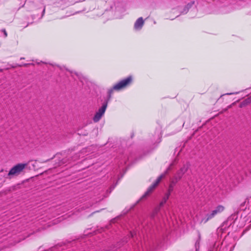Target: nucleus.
<instances>
[{
	"mask_svg": "<svg viewBox=\"0 0 251 251\" xmlns=\"http://www.w3.org/2000/svg\"><path fill=\"white\" fill-rule=\"evenodd\" d=\"M26 163H19L13 167L7 174L10 178L20 175L27 166Z\"/></svg>",
	"mask_w": 251,
	"mask_h": 251,
	"instance_id": "obj_1",
	"label": "nucleus"
},
{
	"mask_svg": "<svg viewBox=\"0 0 251 251\" xmlns=\"http://www.w3.org/2000/svg\"><path fill=\"white\" fill-rule=\"evenodd\" d=\"M132 81L131 76H128L127 77L121 80L118 83L114 85V89L115 91H120L126 88L129 86Z\"/></svg>",
	"mask_w": 251,
	"mask_h": 251,
	"instance_id": "obj_2",
	"label": "nucleus"
},
{
	"mask_svg": "<svg viewBox=\"0 0 251 251\" xmlns=\"http://www.w3.org/2000/svg\"><path fill=\"white\" fill-rule=\"evenodd\" d=\"M167 173V172L164 174H162L160 175L157 179L156 180L154 183L152 184L147 190V191L145 192V193L142 196V197L140 199V200L137 201L139 202V201L146 199L149 195L153 191L154 188L157 186L159 183L160 182L161 179L165 176V174Z\"/></svg>",
	"mask_w": 251,
	"mask_h": 251,
	"instance_id": "obj_3",
	"label": "nucleus"
},
{
	"mask_svg": "<svg viewBox=\"0 0 251 251\" xmlns=\"http://www.w3.org/2000/svg\"><path fill=\"white\" fill-rule=\"evenodd\" d=\"M167 173V172L164 174H162L160 175L157 179L156 180L154 183L152 184L147 190V191L145 192V193L142 196V197L140 199V200L137 201L139 202V201L146 199L149 195L153 191L154 188L157 186L159 183L160 182L161 179L165 176V174Z\"/></svg>",
	"mask_w": 251,
	"mask_h": 251,
	"instance_id": "obj_4",
	"label": "nucleus"
},
{
	"mask_svg": "<svg viewBox=\"0 0 251 251\" xmlns=\"http://www.w3.org/2000/svg\"><path fill=\"white\" fill-rule=\"evenodd\" d=\"M224 209L225 207L223 205H218L210 213L206 214V219H202V222L203 221L204 223H206L208 220L214 218L216 215L221 213L224 210Z\"/></svg>",
	"mask_w": 251,
	"mask_h": 251,
	"instance_id": "obj_5",
	"label": "nucleus"
},
{
	"mask_svg": "<svg viewBox=\"0 0 251 251\" xmlns=\"http://www.w3.org/2000/svg\"><path fill=\"white\" fill-rule=\"evenodd\" d=\"M107 106V101H105L103 103L102 106L99 109L98 111L96 113L95 115H94L93 118V120L94 122L97 123L100 120V119L101 118V117L105 113Z\"/></svg>",
	"mask_w": 251,
	"mask_h": 251,
	"instance_id": "obj_6",
	"label": "nucleus"
},
{
	"mask_svg": "<svg viewBox=\"0 0 251 251\" xmlns=\"http://www.w3.org/2000/svg\"><path fill=\"white\" fill-rule=\"evenodd\" d=\"M189 167V166L187 164L184 165L183 167L177 171L176 175L174 177L177 180H179L182 178L183 175L187 171Z\"/></svg>",
	"mask_w": 251,
	"mask_h": 251,
	"instance_id": "obj_7",
	"label": "nucleus"
},
{
	"mask_svg": "<svg viewBox=\"0 0 251 251\" xmlns=\"http://www.w3.org/2000/svg\"><path fill=\"white\" fill-rule=\"evenodd\" d=\"M170 195H171V194H170V193L167 192V193H166V194H165V196L164 197V198H163L162 201L160 202L159 206L158 207H156L155 209V210L153 212V216H154L155 214H156L158 213V212L160 210V208L161 207L163 206V205L166 203L167 201L169 198Z\"/></svg>",
	"mask_w": 251,
	"mask_h": 251,
	"instance_id": "obj_8",
	"label": "nucleus"
},
{
	"mask_svg": "<svg viewBox=\"0 0 251 251\" xmlns=\"http://www.w3.org/2000/svg\"><path fill=\"white\" fill-rule=\"evenodd\" d=\"M144 24V21L142 17L139 18L135 22L134 28L136 30H140Z\"/></svg>",
	"mask_w": 251,
	"mask_h": 251,
	"instance_id": "obj_9",
	"label": "nucleus"
},
{
	"mask_svg": "<svg viewBox=\"0 0 251 251\" xmlns=\"http://www.w3.org/2000/svg\"><path fill=\"white\" fill-rule=\"evenodd\" d=\"M178 181L179 180H177L175 177H174V178L171 180L170 183L169 184V188L168 190V193H170V194H171V193L173 191L174 189L175 185Z\"/></svg>",
	"mask_w": 251,
	"mask_h": 251,
	"instance_id": "obj_10",
	"label": "nucleus"
},
{
	"mask_svg": "<svg viewBox=\"0 0 251 251\" xmlns=\"http://www.w3.org/2000/svg\"><path fill=\"white\" fill-rule=\"evenodd\" d=\"M114 90H115L114 89V86L112 88H111L110 89L108 90V91L107 100L106 101L108 102V101L109 100H110V99L111 98V95H112Z\"/></svg>",
	"mask_w": 251,
	"mask_h": 251,
	"instance_id": "obj_11",
	"label": "nucleus"
},
{
	"mask_svg": "<svg viewBox=\"0 0 251 251\" xmlns=\"http://www.w3.org/2000/svg\"><path fill=\"white\" fill-rule=\"evenodd\" d=\"M75 74L78 77V79L80 80V81L82 82H83V80H85V78L84 76L82 75L81 73H75Z\"/></svg>",
	"mask_w": 251,
	"mask_h": 251,
	"instance_id": "obj_12",
	"label": "nucleus"
},
{
	"mask_svg": "<svg viewBox=\"0 0 251 251\" xmlns=\"http://www.w3.org/2000/svg\"><path fill=\"white\" fill-rule=\"evenodd\" d=\"M7 174L8 173H7V171L1 170L0 171V176H3L5 177H9L8 176H7Z\"/></svg>",
	"mask_w": 251,
	"mask_h": 251,
	"instance_id": "obj_13",
	"label": "nucleus"
},
{
	"mask_svg": "<svg viewBox=\"0 0 251 251\" xmlns=\"http://www.w3.org/2000/svg\"><path fill=\"white\" fill-rule=\"evenodd\" d=\"M0 33L3 34V37L4 38L6 37L7 36V32H6L5 29H2L1 30H0Z\"/></svg>",
	"mask_w": 251,
	"mask_h": 251,
	"instance_id": "obj_14",
	"label": "nucleus"
},
{
	"mask_svg": "<svg viewBox=\"0 0 251 251\" xmlns=\"http://www.w3.org/2000/svg\"><path fill=\"white\" fill-rule=\"evenodd\" d=\"M193 4H194V2H191L190 3H188L186 5V8L187 9V10H186L185 9H184V11H185V12H187V11L188 9V8H190Z\"/></svg>",
	"mask_w": 251,
	"mask_h": 251,
	"instance_id": "obj_15",
	"label": "nucleus"
},
{
	"mask_svg": "<svg viewBox=\"0 0 251 251\" xmlns=\"http://www.w3.org/2000/svg\"><path fill=\"white\" fill-rule=\"evenodd\" d=\"M79 158V156L77 154H76L75 155H74V156L72 157V159L73 160V161H75L76 160H77Z\"/></svg>",
	"mask_w": 251,
	"mask_h": 251,
	"instance_id": "obj_16",
	"label": "nucleus"
},
{
	"mask_svg": "<svg viewBox=\"0 0 251 251\" xmlns=\"http://www.w3.org/2000/svg\"><path fill=\"white\" fill-rule=\"evenodd\" d=\"M130 234H131V236L132 237H133V235L132 234V233H130Z\"/></svg>",
	"mask_w": 251,
	"mask_h": 251,
	"instance_id": "obj_17",
	"label": "nucleus"
},
{
	"mask_svg": "<svg viewBox=\"0 0 251 251\" xmlns=\"http://www.w3.org/2000/svg\"><path fill=\"white\" fill-rule=\"evenodd\" d=\"M45 9H44V10H43V13H44V12H45Z\"/></svg>",
	"mask_w": 251,
	"mask_h": 251,
	"instance_id": "obj_18",
	"label": "nucleus"
},
{
	"mask_svg": "<svg viewBox=\"0 0 251 251\" xmlns=\"http://www.w3.org/2000/svg\"><path fill=\"white\" fill-rule=\"evenodd\" d=\"M26 64H24V66H26Z\"/></svg>",
	"mask_w": 251,
	"mask_h": 251,
	"instance_id": "obj_19",
	"label": "nucleus"
}]
</instances>
